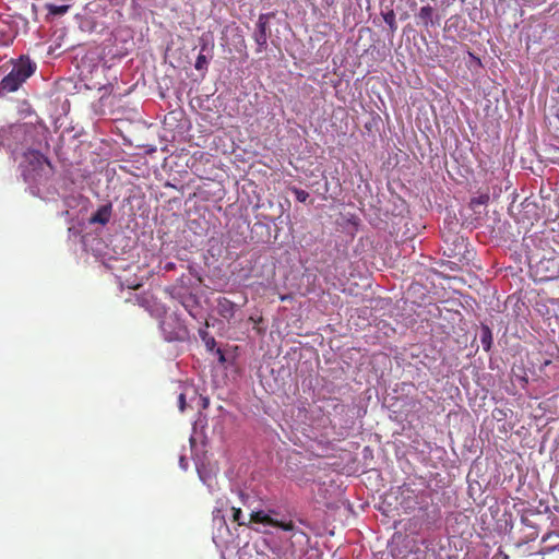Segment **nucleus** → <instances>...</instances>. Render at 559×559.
Segmentation results:
<instances>
[{
	"instance_id": "obj_6",
	"label": "nucleus",
	"mask_w": 559,
	"mask_h": 559,
	"mask_svg": "<svg viewBox=\"0 0 559 559\" xmlns=\"http://www.w3.org/2000/svg\"><path fill=\"white\" fill-rule=\"evenodd\" d=\"M272 526L290 532L292 537H297L298 543H308V536L300 530L296 528V525L293 522H283L276 520V523L272 524Z\"/></svg>"
},
{
	"instance_id": "obj_16",
	"label": "nucleus",
	"mask_w": 559,
	"mask_h": 559,
	"mask_svg": "<svg viewBox=\"0 0 559 559\" xmlns=\"http://www.w3.org/2000/svg\"><path fill=\"white\" fill-rule=\"evenodd\" d=\"M110 7H123L127 0H103Z\"/></svg>"
},
{
	"instance_id": "obj_7",
	"label": "nucleus",
	"mask_w": 559,
	"mask_h": 559,
	"mask_svg": "<svg viewBox=\"0 0 559 559\" xmlns=\"http://www.w3.org/2000/svg\"><path fill=\"white\" fill-rule=\"evenodd\" d=\"M111 215V205H103L90 217V223L105 225L109 222Z\"/></svg>"
},
{
	"instance_id": "obj_14",
	"label": "nucleus",
	"mask_w": 559,
	"mask_h": 559,
	"mask_svg": "<svg viewBox=\"0 0 559 559\" xmlns=\"http://www.w3.org/2000/svg\"><path fill=\"white\" fill-rule=\"evenodd\" d=\"M231 518H234V522L238 523V525H243L245 522L240 520L241 510L238 508H231Z\"/></svg>"
},
{
	"instance_id": "obj_10",
	"label": "nucleus",
	"mask_w": 559,
	"mask_h": 559,
	"mask_svg": "<svg viewBox=\"0 0 559 559\" xmlns=\"http://www.w3.org/2000/svg\"><path fill=\"white\" fill-rule=\"evenodd\" d=\"M251 521L253 523H262L265 525L271 526L272 524L276 523V520L271 518L269 514H266L263 511H254L251 513Z\"/></svg>"
},
{
	"instance_id": "obj_18",
	"label": "nucleus",
	"mask_w": 559,
	"mask_h": 559,
	"mask_svg": "<svg viewBox=\"0 0 559 559\" xmlns=\"http://www.w3.org/2000/svg\"><path fill=\"white\" fill-rule=\"evenodd\" d=\"M205 344H206V347H207L209 349L213 348V347H214V345H215V340H214V337H210V338H207V340H206V342H205Z\"/></svg>"
},
{
	"instance_id": "obj_9",
	"label": "nucleus",
	"mask_w": 559,
	"mask_h": 559,
	"mask_svg": "<svg viewBox=\"0 0 559 559\" xmlns=\"http://www.w3.org/2000/svg\"><path fill=\"white\" fill-rule=\"evenodd\" d=\"M480 344H483V348L488 352L492 346V332L489 326L483 325L480 328Z\"/></svg>"
},
{
	"instance_id": "obj_12",
	"label": "nucleus",
	"mask_w": 559,
	"mask_h": 559,
	"mask_svg": "<svg viewBox=\"0 0 559 559\" xmlns=\"http://www.w3.org/2000/svg\"><path fill=\"white\" fill-rule=\"evenodd\" d=\"M194 69L198 71H206L207 70V58L204 53L200 52L194 62Z\"/></svg>"
},
{
	"instance_id": "obj_4",
	"label": "nucleus",
	"mask_w": 559,
	"mask_h": 559,
	"mask_svg": "<svg viewBox=\"0 0 559 559\" xmlns=\"http://www.w3.org/2000/svg\"><path fill=\"white\" fill-rule=\"evenodd\" d=\"M400 499L401 506H397V509L404 513L411 514L419 508L417 506V495L409 488H403L401 490V496L397 497Z\"/></svg>"
},
{
	"instance_id": "obj_17",
	"label": "nucleus",
	"mask_w": 559,
	"mask_h": 559,
	"mask_svg": "<svg viewBox=\"0 0 559 559\" xmlns=\"http://www.w3.org/2000/svg\"><path fill=\"white\" fill-rule=\"evenodd\" d=\"M178 405H179V409H181V412H183L185 407H186V396L183 393L179 394V396H178Z\"/></svg>"
},
{
	"instance_id": "obj_8",
	"label": "nucleus",
	"mask_w": 559,
	"mask_h": 559,
	"mask_svg": "<svg viewBox=\"0 0 559 559\" xmlns=\"http://www.w3.org/2000/svg\"><path fill=\"white\" fill-rule=\"evenodd\" d=\"M433 17V8L430 5H425L421 9H419L418 12V19L423 22L425 27H428L433 24L432 21Z\"/></svg>"
},
{
	"instance_id": "obj_20",
	"label": "nucleus",
	"mask_w": 559,
	"mask_h": 559,
	"mask_svg": "<svg viewBox=\"0 0 559 559\" xmlns=\"http://www.w3.org/2000/svg\"><path fill=\"white\" fill-rule=\"evenodd\" d=\"M206 49V45L202 46L201 47V51L205 50Z\"/></svg>"
},
{
	"instance_id": "obj_5",
	"label": "nucleus",
	"mask_w": 559,
	"mask_h": 559,
	"mask_svg": "<svg viewBox=\"0 0 559 559\" xmlns=\"http://www.w3.org/2000/svg\"><path fill=\"white\" fill-rule=\"evenodd\" d=\"M217 313L225 320H231L235 318L236 314V304L226 298L221 297L217 299Z\"/></svg>"
},
{
	"instance_id": "obj_15",
	"label": "nucleus",
	"mask_w": 559,
	"mask_h": 559,
	"mask_svg": "<svg viewBox=\"0 0 559 559\" xmlns=\"http://www.w3.org/2000/svg\"><path fill=\"white\" fill-rule=\"evenodd\" d=\"M384 21L390 27H392V29L395 28V14L393 11H390L384 15Z\"/></svg>"
},
{
	"instance_id": "obj_2",
	"label": "nucleus",
	"mask_w": 559,
	"mask_h": 559,
	"mask_svg": "<svg viewBox=\"0 0 559 559\" xmlns=\"http://www.w3.org/2000/svg\"><path fill=\"white\" fill-rule=\"evenodd\" d=\"M36 70L35 63L28 57H21L16 63L12 66L11 72L5 75L0 87L5 93H14L25 81L31 78Z\"/></svg>"
},
{
	"instance_id": "obj_13",
	"label": "nucleus",
	"mask_w": 559,
	"mask_h": 559,
	"mask_svg": "<svg viewBox=\"0 0 559 559\" xmlns=\"http://www.w3.org/2000/svg\"><path fill=\"white\" fill-rule=\"evenodd\" d=\"M293 194L296 195V200L299 202H306L309 194L306 190L299 188H290Z\"/></svg>"
},
{
	"instance_id": "obj_3",
	"label": "nucleus",
	"mask_w": 559,
	"mask_h": 559,
	"mask_svg": "<svg viewBox=\"0 0 559 559\" xmlns=\"http://www.w3.org/2000/svg\"><path fill=\"white\" fill-rule=\"evenodd\" d=\"M273 14H261L259 15L258 23H255V31L253 33V40L258 45L255 52L261 53L267 47L269 26L267 22L270 16Z\"/></svg>"
},
{
	"instance_id": "obj_11",
	"label": "nucleus",
	"mask_w": 559,
	"mask_h": 559,
	"mask_svg": "<svg viewBox=\"0 0 559 559\" xmlns=\"http://www.w3.org/2000/svg\"><path fill=\"white\" fill-rule=\"evenodd\" d=\"M48 12L51 15H64L68 9H70L69 5H56V4H48L47 5Z\"/></svg>"
},
{
	"instance_id": "obj_19",
	"label": "nucleus",
	"mask_w": 559,
	"mask_h": 559,
	"mask_svg": "<svg viewBox=\"0 0 559 559\" xmlns=\"http://www.w3.org/2000/svg\"><path fill=\"white\" fill-rule=\"evenodd\" d=\"M217 353L221 354V359L223 360L224 359V356L222 354V350L221 349H217Z\"/></svg>"
},
{
	"instance_id": "obj_1",
	"label": "nucleus",
	"mask_w": 559,
	"mask_h": 559,
	"mask_svg": "<svg viewBox=\"0 0 559 559\" xmlns=\"http://www.w3.org/2000/svg\"><path fill=\"white\" fill-rule=\"evenodd\" d=\"M22 176L26 182H39L43 176L51 174V164L47 156L36 150H28L21 164Z\"/></svg>"
}]
</instances>
